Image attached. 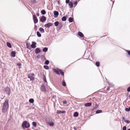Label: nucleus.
Instances as JSON below:
<instances>
[{
	"instance_id": "nucleus-13",
	"label": "nucleus",
	"mask_w": 130,
	"mask_h": 130,
	"mask_svg": "<svg viewBox=\"0 0 130 130\" xmlns=\"http://www.w3.org/2000/svg\"><path fill=\"white\" fill-rule=\"evenodd\" d=\"M26 48L29 50H30V43H26Z\"/></svg>"
},
{
	"instance_id": "nucleus-20",
	"label": "nucleus",
	"mask_w": 130,
	"mask_h": 130,
	"mask_svg": "<svg viewBox=\"0 0 130 130\" xmlns=\"http://www.w3.org/2000/svg\"><path fill=\"white\" fill-rule=\"evenodd\" d=\"M102 111L100 110H98L96 111V113H102Z\"/></svg>"
},
{
	"instance_id": "nucleus-4",
	"label": "nucleus",
	"mask_w": 130,
	"mask_h": 130,
	"mask_svg": "<svg viewBox=\"0 0 130 130\" xmlns=\"http://www.w3.org/2000/svg\"><path fill=\"white\" fill-rule=\"evenodd\" d=\"M5 91L8 95H9L10 94V89L9 88L7 87L5 88Z\"/></svg>"
},
{
	"instance_id": "nucleus-27",
	"label": "nucleus",
	"mask_w": 130,
	"mask_h": 130,
	"mask_svg": "<svg viewBox=\"0 0 130 130\" xmlns=\"http://www.w3.org/2000/svg\"><path fill=\"white\" fill-rule=\"evenodd\" d=\"M48 50V48L46 47H44L43 49V51L44 52H46Z\"/></svg>"
},
{
	"instance_id": "nucleus-28",
	"label": "nucleus",
	"mask_w": 130,
	"mask_h": 130,
	"mask_svg": "<svg viewBox=\"0 0 130 130\" xmlns=\"http://www.w3.org/2000/svg\"><path fill=\"white\" fill-rule=\"evenodd\" d=\"M66 20V18L65 16H64L62 18V21H65Z\"/></svg>"
},
{
	"instance_id": "nucleus-47",
	"label": "nucleus",
	"mask_w": 130,
	"mask_h": 130,
	"mask_svg": "<svg viewBox=\"0 0 130 130\" xmlns=\"http://www.w3.org/2000/svg\"><path fill=\"white\" fill-rule=\"evenodd\" d=\"M77 2L76 1H75L74 2V5H75V4L76 5L77 4Z\"/></svg>"
},
{
	"instance_id": "nucleus-48",
	"label": "nucleus",
	"mask_w": 130,
	"mask_h": 130,
	"mask_svg": "<svg viewBox=\"0 0 130 130\" xmlns=\"http://www.w3.org/2000/svg\"><path fill=\"white\" fill-rule=\"evenodd\" d=\"M110 88V87L109 86H108L107 87V90H109Z\"/></svg>"
},
{
	"instance_id": "nucleus-12",
	"label": "nucleus",
	"mask_w": 130,
	"mask_h": 130,
	"mask_svg": "<svg viewBox=\"0 0 130 130\" xmlns=\"http://www.w3.org/2000/svg\"><path fill=\"white\" fill-rule=\"evenodd\" d=\"M28 77L29 78H30V80H31L33 81L35 79L34 77L31 76V75H30V74H28Z\"/></svg>"
},
{
	"instance_id": "nucleus-2",
	"label": "nucleus",
	"mask_w": 130,
	"mask_h": 130,
	"mask_svg": "<svg viewBox=\"0 0 130 130\" xmlns=\"http://www.w3.org/2000/svg\"><path fill=\"white\" fill-rule=\"evenodd\" d=\"M22 126L23 127H25V128H28L29 127L30 124L27 121H25L23 122Z\"/></svg>"
},
{
	"instance_id": "nucleus-29",
	"label": "nucleus",
	"mask_w": 130,
	"mask_h": 130,
	"mask_svg": "<svg viewBox=\"0 0 130 130\" xmlns=\"http://www.w3.org/2000/svg\"><path fill=\"white\" fill-rule=\"evenodd\" d=\"M73 20L72 18L71 17H70L69 18V21L70 22H72L73 21Z\"/></svg>"
},
{
	"instance_id": "nucleus-41",
	"label": "nucleus",
	"mask_w": 130,
	"mask_h": 130,
	"mask_svg": "<svg viewBox=\"0 0 130 130\" xmlns=\"http://www.w3.org/2000/svg\"><path fill=\"white\" fill-rule=\"evenodd\" d=\"M126 126H124L123 128V130H126Z\"/></svg>"
},
{
	"instance_id": "nucleus-14",
	"label": "nucleus",
	"mask_w": 130,
	"mask_h": 130,
	"mask_svg": "<svg viewBox=\"0 0 130 130\" xmlns=\"http://www.w3.org/2000/svg\"><path fill=\"white\" fill-rule=\"evenodd\" d=\"M91 103H89L85 104L84 105L86 107H89L91 106Z\"/></svg>"
},
{
	"instance_id": "nucleus-50",
	"label": "nucleus",
	"mask_w": 130,
	"mask_h": 130,
	"mask_svg": "<svg viewBox=\"0 0 130 130\" xmlns=\"http://www.w3.org/2000/svg\"><path fill=\"white\" fill-rule=\"evenodd\" d=\"M123 119L124 121V122H125V120H125V118H124V117L123 118Z\"/></svg>"
},
{
	"instance_id": "nucleus-1",
	"label": "nucleus",
	"mask_w": 130,
	"mask_h": 130,
	"mask_svg": "<svg viewBox=\"0 0 130 130\" xmlns=\"http://www.w3.org/2000/svg\"><path fill=\"white\" fill-rule=\"evenodd\" d=\"M9 100L8 99H6L4 103L3 104L2 110L3 113L6 112L7 110L9 107Z\"/></svg>"
},
{
	"instance_id": "nucleus-3",
	"label": "nucleus",
	"mask_w": 130,
	"mask_h": 130,
	"mask_svg": "<svg viewBox=\"0 0 130 130\" xmlns=\"http://www.w3.org/2000/svg\"><path fill=\"white\" fill-rule=\"evenodd\" d=\"M33 17L34 23L35 24L37 23L38 22V19L36 15H33Z\"/></svg>"
},
{
	"instance_id": "nucleus-17",
	"label": "nucleus",
	"mask_w": 130,
	"mask_h": 130,
	"mask_svg": "<svg viewBox=\"0 0 130 130\" xmlns=\"http://www.w3.org/2000/svg\"><path fill=\"white\" fill-rule=\"evenodd\" d=\"M59 71L62 76H64V73L62 70L60 69H59Z\"/></svg>"
},
{
	"instance_id": "nucleus-31",
	"label": "nucleus",
	"mask_w": 130,
	"mask_h": 130,
	"mask_svg": "<svg viewBox=\"0 0 130 130\" xmlns=\"http://www.w3.org/2000/svg\"><path fill=\"white\" fill-rule=\"evenodd\" d=\"M34 101V100L32 99H30L29 100V102L30 103H33Z\"/></svg>"
},
{
	"instance_id": "nucleus-37",
	"label": "nucleus",
	"mask_w": 130,
	"mask_h": 130,
	"mask_svg": "<svg viewBox=\"0 0 130 130\" xmlns=\"http://www.w3.org/2000/svg\"><path fill=\"white\" fill-rule=\"evenodd\" d=\"M125 110L127 111H130V107L128 108H125Z\"/></svg>"
},
{
	"instance_id": "nucleus-21",
	"label": "nucleus",
	"mask_w": 130,
	"mask_h": 130,
	"mask_svg": "<svg viewBox=\"0 0 130 130\" xmlns=\"http://www.w3.org/2000/svg\"><path fill=\"white\" fill-rule=\"evenodd\" d=\"M78 115V113L77 112H75L73 116L74 117H77Z\"/></svg>"
},
{
	"instance_id": "nucleus-54",
	"label": "nucleus",
	"mask_w": 130,
	"mask_h": 130,
	"mask_svg": "<svg viewBox=\"0 0 130 130\" xmlns=\"http://www.w3.org/2000/svg\"><path fill=\"white\" fill-rule=\"evenodd\" d=\"M129 96L130 98V95H129Z\"/></svg>"
},
{
	"instance_id": "nucleus-39",
	"label": "nucleus",
	"mask_w": 130,
	"mask_h": 130,
	"mask_svg": "<svg viewBox=\"0 0 130 130\" xmlns=\"http://www.w3.org/2000/svg\"><path fill=\"white\" fill-rule=\"evenodd\" d=\"M125 122H126L128 124H129L130 123V121L128 120H125Z\"/></svg>"
},
{
	"instance_id": "nucleus-33",
	"label": "nucleus",
	"mask_w": 130,
	"mask_h": 130,
	"mask_svg": "<svg viewBox=\"0 0 130 130\" xmlns=\"http://www.w3.org/2000/svg\"><path fill=\"white\" fill-rule=\"evenodd\" d=\"M95 65L97 67H99L100 66V63L99 62H96L95 63Z\"/></svg>"
},
{
	"instance_id": "nucleus-24",
	"label": "nucleus",
	"mask_w": 130,
	"mask_h": 130,
	"mask_svg": "<svg viewBox=\"0 0 130 130\" xmlns=\"http://www.w3.org/2000/svg\"><path fill=\"white\" fill-rule=\"evenodd\" d=\"M43 80L44 81V82H45L46 83H47V81H46V76L44 75H43Z\"/></svg>"
},
{
	"instance_id": "nucleus-25",
	"label": "nucleus",
	"mask_w": 130,
	"mask_h": 130,
	"mask_svg": "<svg viewBox=\"0 0 130 130\" xmlns=\"http://www.w3.org/2000/svg\"><path fill=\"white\" fill-rule=\"evenodd\" d=\"M41 13L42 14L44 15L46 14V12L44 10H43L41 11Z\"/></svg>"
},
{
	"instance_id": "nucleus-6",
	"label": "nucleus",
	"mask_w": 130,
	"mask_h": 130,
	"mask_svg": "<svg viewBox=\"0 0 130 130\" xmlns=\"http://www.w3.org/2000/svg\"><path fill=\"white\" fill-rule=\"evenodd\" d=\"M41 90L42 91L45 92H46V89L45 87L44 84H42L41 86Z\"/></svg>"
},
{
	"instance_id": "nucleus-44",
	"label": "nucleus",
	"mask_w": 130,
	"mask_h": 130,
	"mask_svg": "<svg viewBox=\"0 0 130 130\" xmlns=\"http://www.w3.org/2000/svg\"><path fill=\"white\" fill-rule=\"evenodd\" d=\"M63 103L64 104H66L67 103V102L66 101H63Z\"/></svg>"
},
{
	"instance_id": "nucleus-42",
	"label": "nucleus",
	"mask_w": 130,
	"mask_h": 130,
	"mask_svg": "<svg viewBox=\"0 0 130 130\" xmlns=\"http://www.w3.org/2000/svg\"><path fill=\"white\" fill-rule=\"evenodd\" d=\"M17 66H21V63H17Z\"/></svg>"
},
{
	"instance_id": "nucleus-5",
	"label": "nucleus",
	"mask_w": 130,
	"mask_h": 130,
	"mask_svg": "<svg viewBox=\"0 0 130 130\" xmlns=\"http://www.w3.org/2000/svg\"><path fill=\"white\" fill-rule=\"evenodd\" d=\"M36 43L34 41H32V44L31 45V47L32 48H34L36 47Z\"/></svg>"
},
{
	"instance_id": "nucleus-10",
	"label": "nucleus",
	"mask_w": 130,
	"mask_h": 130,
	"mask_svg": "<svg viewBox=\"0 0 130 130\" xmlns=\"http://www.w3.org/2000/svg\"><path fill=\"white\" fill-rule=\"evenodd\" d=\"M40 52L41 50L39 48L37 47L36 48L35 51V53L36 54H38Z\"/></svg>"
},
{
	"instance_id": "nucleus-51",
	"label": "nucleus",
	"mask_w": 130,
	"mask_h": 130,
	"mask_svg": "<svg viewBox=\"0 0 130 130\" xmlns=\"http://www.w3.org/2000/svg\"><path fill=\"white\" fill-rule=\"evenodd\" d=\"M114 3V2L113 1V4H112L113 5Z\"/></svg>"
},
{
	"instance_id": "nucleus-11",
	"label": "nucleus",
	"mask_w": 130,
	"mask_h": 130,
	"mask_svg": "<svg viewBox=\"0 0 130 130\" xmlns=\"http://www.w3.org/2000/svg\"><path fill=\"white\" fill-rule=\"evenodd\" d=\"M66 111L64 110L61 111L60 110H58L57 111V114H60V113H64Z\"/></svg>"
},
{
	"instance_id": "nucleus-55",
	"label": "nucleus",
	"mask_w": 130,
	"mask_h": 130,
	"mask_svg": "<svg viewBox=\"0 0 130 130\" xmlns=\"http://www.w3.org/2000/svg\"><path fill=\"white\" fill-rule=\"evenodd\" d=\"M43 56L44 57V56H43H43Z\"/></svg>"
},
{
	"instance_id": "nucleus-23",
	"label": "nucleus",
	"mask_w": 130,
	"mask_h": 130,
	"mask_svg": "<svg viewBox=\"0 0 130 130\" xmlns=\"http://www.w3.org/2000/svg\"><path fill=\"white\" fill-rule=\"evenodd\" d=\"M7 46L9 48H11V44L8 42H7Z\"/></svg>"
},
{
	"instance_id": "nucleus-18",
	"label": "nucleus",
	"mask_w": 130,
	"mask_h": 130,
	"mask_svg": "<svg viewBox=\"0 0 130 130\" xmlns=\"http://www.w3.org/2000/svg\"><path fill=\"white\" fill-rule=\"evenodd\" d=\"M69 5L70 6V8H72L73 7V3L71 2H70L69 3Z\"/></svg>"
},
{
	"instance_id": "nucleus-43",
	"label": "nucleus",
	"mask_w": 130,
	"mask_h": 130,
	"mask_svg": "<svg viewBox=\"0 0 130 130\" xmlns=\"http://www.w3.org/2000/svg\"><path fill=\"white\" fill-rule=\"evenodd\" d=\"M127 90L128 92L130 91V87H129L127 88Z\"/></svg>"
},
{
	"instance_id": "nucleus-16",
	"label": "nucleus",
	"mask_w": 130,
	"mask_h": 130,
	"mask_svg": "<svg viewBox=\"0 0 130 130\" xmlns=\"http://www.w3.org/2000/svg\"><path fill=\"white\" fill-rule=\"evenodd\" d=\"M11 56L13 57H14L15 56V52L14 51H12L11 52Z\"/></svg>"
},
{
	"instance_id": "nucleus-34",
	"label": "nucleus",
	"mask_w": 130,
	"mask_h": 130,
	"mask_svg": "<svg viewBox=\"0 0 130 130\" xmlns=\"http://www.w3.org/2000/svg\"><path fill=\"white\" fill-rule=\"evenodd\" d=\"M32 124L35 127L36 126L37 123L36 122H32Z\"/></svg>"
},
{
	"instance_id": "nucleus-32",
	"label": "nucleus",
	"mask_w": 130,
	"mask_h": 130,
	"mask_svg": "<svg viewBox=\"0 0 130 130\" xmlns=\"http://www.w3.org/2000/svg\"><path fill=\"white\" fill-rule=\"evenodd\" d=\"M59 24V22L58 21H56L54 23L55 26H57Z\"/></svg>"
},
{
	"instance_id": "nucleus-53",
	"label": "nucleus",
	"mask_w": 130,
	"mask_h": 130,
	"mask_svg": "<svg viewBox=\"0 0 130 130\" xmlns=\"http://www.w3.org/2000/svg\"><path fill=\"white\" fill-rule=\"evenodd\" d=\"M109 84V85H110V84L108 82H107Z\"/></svg>"
},
{
	"instance_id": "nucleus-52",
	"label": "nucleus",
	"mask_w": 130,
	"mask_h": 130,
	"mask_svg": "<svg viewBox=\"0 0 130 130\" xmlns=\"http://www.w3.org/2000/svg\"><path fill=\"white\" fill-rule=\"evenodd\" d=\"M127 130H130V129H127Z\"/></svg>"
},
{
	"instance_id": "nucleus-38",
	"label": "nucleus",
	"mask_w": 130,
	"mask_h": 130,
	"mask_svg": "<svg viewBox=\"0 0 130 130\" xmlns=\"http://www.w3.org/2000/svg\"><path fill=\"white\" fill-rule=\"evenodd\" d=\"M62 85L63 86H66V83L63 81H62Z\"/></svg>"
},
{
	"instance_id": "nucleus-8",
	"label": "nucleus",
	"mask_w": 130,
	"mask_h": 130,
	"mask_svg": "<svg viewBox=\"0 0 130 130\" xmlns=\"http://www.w3.org/2000/svg\"><path fill=\"white\" fill-rule=\"evenodd\" d=\"M46 20V18L44 16H42L40 19V21L42 22H44Z\"/></svg>"
},
{
	"instance_id": "nucleus-56",
	"label": "nucleus",
	"mask_w": 130,
	"mask_h": 130,
	"mask_svg": "<svg viewBox=\"0 0 130 130\" xmlns=\"http://www.w3.org/2000/svg\"><path fill=\"white\" fill-rule=\"evenodd\" d=\"M110 1H111V0H110Z\"/></svg>"
},
{
	"instance_id": "nucleus-46",
	"label": "nucleus",
	"mask_w": 130,
	"mask_h": 130,
	"mask_svg": "<svg viewBox=\"0 0 130 130\" xmlns=\"http://www.w3.org/2000/svg\"><path fill=\"white\" fill-rule=\"evenodd\" d=\"M127 52L128 54L130 55V51H127Z\"/></svg>"
},
{
	"instance_id": "nucleus-9",
	"label": "nucleus",
	"mask_w": 130,
	"mask_h": 130,
	"mask_svg": "<svg viewBox=\"0 0 130 130\" xmlns=\"http://www.w3.org/2000/svg\"><path fill=\"white\" fill-rule=\"evenodd\" d=\"M54 13L55 18H56L58 17L59 14V12L58 11H54Z\"/></svg>"
},
{
	"instance_id": "nucleus-7",
	"label": "nucleus",
	"mask_w": 130,
	"mask_h": 130,
	"mask_svg": "<svg viewBox=\"0 0 130 130\" xmlns=\"http://www.w3.org/2000/svg\"><path fill=\"white\" fill-rule=\"evenodd\" d=\"M52 25V23H48L46 24H45L44 26L45 27L49 28L50 26H51Z\"/></svg>"
},
{
	"instance_id": "nucleus-19",
	"label": "nucleus",
	"mask_w": 130,
	"mask_h": 130,
	"mask_svg": "<svg viewBox=\"0 0 130 130\" xmlns=\"http://www.w3.org/2000/svg\"><path fill=\"white\" fill-rule=\"evenodd\" d=\"M78 35L80 37H83V36H84L83 34L81 32H79L78 33Z\"/></svg>"
},
{
	"instance_id": "nucleus-49",
	"label": "nucleus",
	"mask_w": 130,
	"mask_h": 130,
	"mask_svg": "<svg viewBox=\"0 0 130 130\" xmlns=\"http://www.w3.org/2000/svg\"><path fill=\"white\" fill-rule=\"evenodd\" d=\"M36 15L37 16H39V13H36Z\"/></svg>"
},
{
	"instance_id": "nucleus-45",
	"label": "nucleus",
	"mask_w": 130,
	"mask_h": 130,
	"mask_svg": "<svg viewBox=\"0 0 130 130\" xmlns=\"http://www.w3.org/2000/svg\"><path fill=\"white\" fill-rule=\"evenodd\" d=\"M29 74H30V75H31V76L34 75V73H30Z\"/></svg>"
},
{
	"instance_id": "nucleus-35",
	"label": "nucleus",
	"mask_w": 130,
	"mask_h": 130,
	"mask_svg": "<svg viewBox=\"0 0 130 130\" xmlns=\"http://www.w3.org/2000/svg\"><path fill=\"white\" fill-rule=\"evenodd\" d=\"M54 123L53 122H50L49 124V125L50 126H53L54 125Z\"/></svg>"
},
{
	"instance_id": "nucleus-30",
	"label": "nucleus",
	"mask_w": 130,
	"mask_h": 130,
	"mask_svg": "<svg viewBox=\"0 0 130 130\" xmlns=\"http://www.w3.org/2000/svg\"><path fill=\"white\" fill-rule=\"evenodd\" d=\"M44 68L46 70H48L49 69V67L48 66L46 65L44 66Z\"/></svg>"
},
{
	"instance_id": "nucleus-26",
	"label": "nucleus",
	"mask_w": 130,
	"mask_h": 130,
	"mask_svg": "<svg viewBox=\"0 0 130 130\" xmlns=\"http://www.w3.org/2000/svg\"><path fill=\"white\" fill-rule=\"evenodd\" d=\"M37 36L39 37H41V34L38 31L37 32Z\"/></svg>"
},
{
	"instance_id": "nucleus-22",
	"label": "nucleus",
	"mask_w": 130,
	"mask_h": 130,
	"mask_svg": "<svg viewBox=\"0 0 130 130\" xmlns=\"http://www.w3.org/2000/svg\"><path fill=\"white\" fill-rule=\"evenodd\" d=\"M39 31L42 33H43L44 32V29L40 27L39 29Z\"/></svg>"
},
{
	"instance_id": "nucleus-40",
	"label": "nucleus",
	"mask_w": 130,
	"mask_h": 130,
	"mask_svg": "<svg viewBox=\"0 0 130 130\" xmlns=\"http://www.w3.org/2000/svg\"><path fill=\"white\" fill-rule=\"evenodd\" d=\"M70 0H66V4L69 3L70 2Z\"/></svg>"
},
{
	"instance_id": "nucleus-36",
	"label": "nucleus",
	"mask_w": 130,
	"mask_h": 130,
	"mask_svg": "<svg viewBox=\"0 0 130 130\" xmlns=\"http://www.w3.org/2000/svg\"><path fill=\"white\" fill-rule=\"evenodd\" d=\"M49 61L48 60H47L45 61V63L46 65H48L49 64Z\"/></svg>"
},
{
	"instance_id": "nucleus-15",
	"label": "nucleus",
	"mask_w": 130,
	"mask_h": 130,
	"mask_svg": "<svg viewBox=\"0 0 130 130\" xmlns=\"http://www.w3.org/2000/svg\"><path fill=\"white\" fill-rule=\"evenodd\" d=\"M54 71L55 73H56L57 75H60V73H59V69H58V70H57L56 69H54Z\"/></svg>"
}]
</instances>
